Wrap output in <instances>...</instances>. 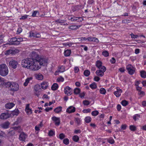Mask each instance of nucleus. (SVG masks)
Returning <instances> with one entry per match:
<instances>
[{
    "mask_svg": "<svg viewBox=\"0 0 146 146\" xmlns=\"http://www.w3.org/2000/svg\"><path fill=\"white\" fill-rule=\"evenodd\" d=\"M39 89L40 86L38 85H36L34 87V89L36 92L38 91Z\"/></svg>",
    "mask_w": 146,
    "mask_h": 146,
    "instance_id": "09e8293b",
    "label": "nucleus"
},
{
    "mask_svg": "<svg viewBox=\"0 0 146 146\" xmlns=\"http://www.w3.org/2000/svg\"><path fill=\"white\" fill-rule=\"evenodd\" d=\"M27 135L23 132H21L19 137V139L23 141H25V139L27 137Z\"/></svg>",
    "mask_w": 146,
    "mask_h": 146,
    "instance_id": "0eeeda50",
    "label": "nucleus"
},
{
    "mask_svg": "<svg viewBox=\"0 0 146 146\" xmlns=\"http://www.w3.org/2000/svg\"><path fill=\"white\" fill-rule=\"evenodd\" d=\"M91 110L89 108H87L84 109L82 111L84 113H88L90 112Z\"/></svg>",
    "mask_w": 146,
    "mask_h": 146,
    "instance_id": "49530a36",
    "label": "nucleus"
},
{
    "mask_svg": "<svg viewBox=\"0 0 146 146\" xmlns=\"http://www.w3.org/2000/svg\"><path fill=\"white\" fill-rule=\"evenodd\" d=\"M72 89L68 86H66L64 88V93L68 96H70L72 93Z\"/></svg>",
    "mask_w": 146,
    "mask_h": 146,
    "instance_id": "1a4fd4ad",
    "label": "nucleus"
},
{
    "mask_svg": "<svg viewBox=\"0 0 146 146\" xmlns=\"http://www.w3.org/2000/svg\"><path fill=\"white\" fill-rule=\"evenodd\" d=\"M12 114L13 115H17L19 114V111L18 110H16L13 111Z\"/></svg>",
    "mask_w": 146,
    "mask_h": 146,
    "instance_id": "8fccbe9b",
    "label": "nucleus"
},
{
    "mask_svg": "<svg viewBox=\"0 0 146 146\" xmlns=\"http://www.w3.org/2000/svg\"><path fill=\"white\" fill-rule=\"evenodd\" d=\"M12 54H16V53H18L19 52V50L17 49L15 50H12Z\"/></svg>",
    "mask_w": 146,
    "mask_h": 146,
    "instance_id": "680f3d73",
    "label": "nucleus"
},
{
    "mask_svg": "<svg viewBox=\"0 0 146 146\" xmlns=\"http://www.w3.org/2000/svg\"><path fill=\"white\" fill-rule=\"evenodd\" d=\"M121 104L123 106H125L128 104V102L127 101L124 100L122 101Z\"/></svg>",
    "mask_w": 146,
    "mask_h": 146,
    "instance_id": "c03bdc74",
    "label": "nucleus"
},
{
    "mask_svg": "<svg viewBox=\"0 0 146 146\" xmlns=\"http://www.w3.org/2000/svg\"><path fill=\"white\" fill-rule=\"evenodd\" d=\"M52 120L54 122L56 126H58L60 124V119L55 116H53L52 118Z\"/></svg>",
    "mask_w": 146,
    "mask_h": 146,
    "instance_id": "9d476101",
    "label": "nucleus"
},
{
    "mask_svg": "<svg viewBox=\"0 0 146 146\" xmlns=\"http://www.w3.org/2000/svg\"><path fill=\"white\" fill-rule=\"evenodd\" d=\"M9 72L8 68L5 64L0 65V75L3 76L7 75Z\"/></svg>",
    "mask_w": 146,
    "mask_h": 146,
    "instance_id": "7ed1b4c3",
    "label": "nucleus"
},
{
    "mask_svg": "<svg viewBox=\"0 0 146 146\" xmlns=\"http://www.w3.org/2000/svg\"><path fill=\"white\" fill-rule=\"evenodd\" d=\"M17 41L16 42V44H17V45L19 44H20V42L23 41V38H17Z\"/></svg>",
    "mask_w": 146,
    "mask_h": 146,
    "instance_id": "72a5a7b5",
    "label": "nucleus"
},
{
    "mask_svg": "<svg viewBox=\"0 0 146 146\" xmlns=\"http://www.w3.org/2000/svg\"><path fill=\"white\" fill-rule=\"evenodd\" d=\"M72 139L74 141L77 142L79 140V138L77 135H75L73 136Z\"/></svg>",
    "mask_w": 146,
    "mask_h": 146,
    "instance_id": "2f4dec72",
    "label": "nucleus"
},
{
    "mask_svg": "<svg viewBox=\"0 0 146 146\" xmlns=\"http://www.w3.org/2000/svg\"><path fill=\"white\" fill-rule=\"evenodd\" d=\"M10 115L7 113H2L0 116V118L2 119H6L9 117Z\"/></svg>",
    "mask_w": 146,
    "mask_h": 146,
    "instance_id": "ddd939ff",
    "label": "nucleus"
},
{
    "mask_svg": "<svg viewBox=\"0 0 146 146\" xmlns=\"http://www.w3.org/2000/svg\"><path fill=\"white\" fill-rule=\"evenodd\" d=\"M4 83V79L0 76V85H3Z\"/></svg>",
    "mask_w": 146,
    "mask_h": 146,
    "instance_id": "3c124183",
    "label": "nucleus"
},
{
    "mask_svg": "<svg viewBox=\"0 0 146 146\" xmlns=\"http://www.w3.org/2000/svg\"><path fill=\"white\" fill-rule=\"evenodd\" d=\"M94 0H88L87 2V3L89 5H91L94 3Z\"/></svg>",
    "mask_w": 146,
    "mask_h": 146,
    "instance_id": "774afa93",
    "label": "nucleus"
},
{
    "mask_svg": "<svg viewBox=\"0 0 146 146\" xmlns=\"http://www.w3.org/2000/svg\"><path fill=\"white\" fill-rule=\"evenodd\" d=\"M107 141L111 144H113L115 142L114 140L112 137H110L109 139H108Z\"/></svg>",
    "mask_w": 146,
    "mask_h": 146,
    "instance_id": "58836bf2",
    "label": "nucleus"
},
{
    "mask_svg": "<svg viewBox=\"0 0 146 146\" xmlns=\"http://www.w3.org/2000/svg\"><path fill=\"white\" fill-rule=\"evenodd\" d=\"M62 107L61 106H59L54 110V111L56 113H58L62 111Z\"/></svg>",
    "mask_w": 146,
    "mask_h": 146,
    "instance_id": "cd10ccee",
    "label": "nucleus"
},
{
    "mask_svg": "<svg viewBox=\"0 0 146 146\" xmlns=\"http://www.w3.org/2000/svg\"><path fill=\"white\" fill-rule=\"evenodd\" d=\"M116 89L117 91L114 92V94L117 97H118L121 95V94L122 92V90L118 87H117Z\"/></svg>",
    "mask_w": 146,
    "mask_h": 146,
    "instance_id": "f8f14e48",
    "label": "nucleus"
},
{
    "mask_svg": "<svg viewBox=\"0 0 146 146\" xmlns=\"http://www.w3.org/2000/svg\"><path fill=\"white\" fill-rule=\"evenodd\" d=\"M140 75L141 77L143 78H146V72L144 70H142L140 71Z\"/></svg>",
    "mask_w": 146,
    "mask_h": 146,
    "instance_id": "bb28decb",
    "label": "nucleus"
},
{
    "mask_svg": "<svg viewBox=\"0 0 146 146\" xmlns=\"http://www.w3.org/2000/svg\"><path fill=\"white\" fill-rule=\"evenodd\" d=\"M90 71L88 70H86L84 72V74L86 76H88L90 74Z\"/></svg>",
    "mask_w": 146,
    "mask_h": 146,
    "instance_id": "a19ab883",
    "label": "nucleus"
},
{
    "mask_svg": "<svg viewBox=\"0 0 146 146\" xmlns=\"http://www.w3.org/2000/svg\"><path fill=\"white\" fill-rule=\"evenodd\" d=\"M75 121L77 124L78 125H79L81 124V120L79 117H76L75 118Z\"/></svg>",
    "mask_w": 146,
    "mask_h": 146,
    "instance_id": "4c0bfd02",
    "label": "nucleus"
},
{
    "mask_svg": "<svg viewBox=\"0 0 146 146\" xmlns=\"http://www.w3.org/2000/svg\"><path fill=\"white\" fill-rule=\"evenodd\" d=\"M36 33H35L33 32H30V33L29 36L30 37H36Z\"/></svg>",
    "mask_w": 146,
    "mask_h": 146,
    "instance_id": "69168bd1",
    "label": "nucleus"
},
{
    "mask_svg": "<svg viewBox=\"0 0 146 146\" xmlns=\"http://www.w3.org/2000/svg\"><path fill=\"white\" fill-rule=\"evenodd\" d=\"M48 135L50 136H52L55 135V132L53 130H50L48 133Z\"/></svg>",
    "mask_w": 146,
    "mask_h": 146,
    "instance_id": "37998d69",
    "label": "nucleus"
},
{
    "mask_svg": "<svg viewBox=\"0 0 146 146\" xmlns=\"http://www.w3.org/2000/svg\"><path fill=\"white\" fill-rule=\"evenodd\" d=\"M12 82H5L4 84L3 85V86H5L6 87H9L10 88L11 86Z\"/></svg>",
    "mask_w": 146,
    "mask_h": 146,
    "instance_id": "c85d7f7f",
    "label": "nucleus"
},
{
    "mask_svg": "<svg viewBox=\"0 0 146 146\" xmlns=\"http://www.w3.org/2000/svg\"><path fill=\"white\" fill-rule=\"evenodd\" d=\"M56 22L59 23H62L64 22V20L58 19L56 20Z\"/></svg>",
    "mask_w": 146,
    "mask_h": 146,
    "instance_id": "13d9d810",
    "label": "nucleus"
},
{
    "mask_svg": "<svg viewBox=\"0 0 146 146\" xmlns=\"http://www.w3.org/2000/svg\"><path fill=\"white\" fill-rule=\"evenodd\" d=\"M22 31V29L21 27H19L18 28L17 31V34H19Z\"/></svg>",
    "mask_w": 146,
    "mask_h": 146,
    "instance_id": "bf43d9fd",
    "label": "nucleus"
},
{
    "mask_svg": "<svg viewBox=\"0 0 146 146\" xmlns=\"http://www.w3.org/2000/svg\"><path fill=\"white\" fill-rule=\"evenodd\" d=\"M106 68L105 66H102L101 69L97 70L96 73L99 76L102 77L104 75V73L106 70Z\"/></svg>",
    "mask_w": 146,
    "mask_h": 146,
    "instance_id": "39448f33",
    "label": "nucleus"
},
{
    "mask_svg": "<svg viewBox=\"0 0 146 146\" xmlns=\"http://www.w3.org/2000/svg\"><path fill=\"white\" fill-rule=\"evenodd\" d=\"M74 71L75 73H78L79 70V69L78 67L76 66L74 68Z\"/></svg>",
    "mask_w": 146,
    "mask_h": 146,
    "instance_id": "e2e57ef3",
    "label": "nucleus"
},
{
    "mask_svg": "<svg viewBox=\"0 0 146 146\" xmlns=\"http://www.w3.org/2000/svg\"><path fill=\"white\" fill-rule=\"evenodd\" d=\"M41 88L43 89H46L47 88L48 86V83L46 82H44L41 84Z\"/></svg>",
    "mask_w": 146,
    "mask_h": 146,
    "instance_id": "aec40b11",
    "label": "nucleus"
},
{
    "mask_svg": "<svg viewBox=\"0 0 146 146\" xmlns=\"http://www.w3.org/2000/svg\"><path fill=\"white\" fill-rule=\"evenodd\" d=\"M17 41V38L16 37H13V38H9L8 40V41L9 42L11 43V45H17V44H16Z\"/></svg>",
    "mask_w": 146,
    "mask_h": 146,
    "instance_id": "4468645a",
    "label": "nucleus"
},
{
    "mask_svg": "<svg viewBox=\"0 0 146 146\" xmlns=\"http://www.w3.org/2000/svg\"><path fill=\"white\" fill-rule=\"evenodd\" d=\"M37 13H39L38 11H33L32 15V16L33 17H35L36 16V15Z\"/></svg>",
    "mask_w": 146,
    "mask_h": 146,
    "instance_id": "6e6d98bb",
    "label": "nucleus"
},
{
    "mask_svg": "<svg viewBox=\"0 0 146 146\" xmlns=\"http://www.w3.org/2000/svg\"><path fill=\"white\" fill-rule=\"evenodd\" d=\"M76 110V108L74 107L71 106L68 108L66 110V112L69 113L74 112Z\"/></svg>",
    "mask_w": 146,
    "mask_h": 146,
    "instance_id": "9b49d317",
    "label": "nucleus"
},
{
    "mask_svg": "<svg viewBox=\"0 0 146 146\" xmlns=\"http://www.w3.org/2000/svg\"><path fill=\"white\" fill-rule=\"evenodd\" d=\"M18 64V62L16 60L13 59H11L9 62V66L14 69L17 68Z\"/></svg>",
    "mask_w": 146,
    "mask_h": 146,
    "instance_id": "6e6552de",
    "label": "nucleus"
},
{
    "mask_svg": "<svg viewBox=\"0 0 146 146\" xmlns=\"http://www.w3.org/2000/svg\"><path fill=\"white\" fill-rule=\"evenodd\" d=\"M32 79L33 78L31 77L27 78L25 80V82L24 83V85L27 86L29 83L30 81L32 80Z\"/></svg>",
    "mask_w": 146,
    "mask_h": 146,
    "instance_id": "393cba45",
    "label": "nucleus"
},
{
    "mask_svg": "<svg viewBox=\"0 0 146 146\" xmlns=\"http://www.w3.org/2000/svg\"><path fill=\"white\" fill-rule=\"evenodd\" d=\"M9 122L7 121L1 124V127L3 129H7L9 127Z\"/></svg>",
    "mask_w": 146,
    "mask_h": 146,
    "instance_id": "a211bd4d",
    "label": "nucleus"
},
{
    "mask_svg": "<svg viewBox=\"0 0 146 146\" xmlns=\"http://www.w3.org/2000/svg\"><path fill=\"white\" fill-rule=\"evenodd\" d=\"M90 87L92 89H95L97 88V86L96 83L94 82L90 85Z\"/></svg>",
    "mask_w": 146,
    "mask_h": 146,
    "instance_id": "7c9ffc66",
    "label": "nucleus"
},
{
    "mask_svg": "<svg viewBox=\"0 0 146 146\" xmlns=\"http://www.w3.org/2000/svg\"><path fill=\"white\" fill-rule=\"evenodd\" d=\"M92 119L90 117L87 116L85 118V121L86 123H89L91 121Z\"/></svg>",
    "mask_w": 146,
    "mask_h": 146,
    "instance_id": "473e14b6",
    "label": "nucleus"
},
{
    "mask_svg": "<svg viewBox=\"0 0 146 146\" xmlns=\"http://www.w3.org/2000/svg\"><path fill=\"white\" fill-rule=\"evenodd\" d=\"M68 18V20H70L72 21H78V17H72L71 16H69Z\"/></svg>",
    "mask_w": 146,
    "mask_h": 146,
    "instance_id": "b1692460",
    "label": "nucleus"
},
{
    "mask_svg": "<svg viewBox=\"0 0 146 146\" xmlns=\"http://www.w3.org/2000/svg\"><path fill=\"white\" fill-rule=\"evenodd\" d=\"M126 68L129 74L132 75L134 73L135 71V68L131 64L128 65L126 66Z\"/></svg>",
    "mask_w": 146,
    "mask_h": 146,
    "instance_id": "20e7f679",
    "label": "nucleus"
},
{
    "mask_svg": "<svg viewBox=\"0 0 146 146\" xmlns=\"http://www.w3.org/2000/svg\"><path fill=\"white\" fill-rule=\"evenodd\" d=\"M15 104L12 102L7 103L5 105V108L9 109H11L15 106Z\"/></svg>",
    "mask_w": 146,
    "mask_h": 146,
    "instance_id": "f3484780",
    "label": "nucleus"
},
{
    "mask_svg": "<svg viewBox=\"0 0 146 146\" xmlns=\"http://www.w3.org/2000/svg\"><path fill=\"white\" fill-rule=\"evenodd\" d=\"M65 137V135L63 133H61L59 135V138L61 140L64 139Z\"/></svg>",
    "mask_w": 146,
    "mask_h": 146,
    "instance_id": "de8ad7c7",
    "label": "nucleus"
},
{
    "mask_svg": "<svg viewBox=\"0 0 146 146\" xmlns=\"http://www.w3.org/2000/svg\"><path fill=\"white\" fill-rule=\"evenodd\" d=\"M29 104H28L26 105L25 111L28 114H31L32 113V110L29 108Z\"/></svg>",
    "mask_w": 146,
    "mask_h": 146,
    "instance_id": "dca6fc26",
    "label": "nucleus"
},
{
    "mask_svg": "<svg viewBox=\"0 0 146 146\" xmlns=\"http://www.w3.org/2000/svg\"><path fill=\"white\" fill-rule=\"evenodd\" d=\"M100 92L101 94H105L106 92V91L104 88H102L100 89Z\"/></svg>",
    "mask_w": 146,
    "mask_h": 146,
    "instance_id": "f704fd0d",
    "label": "nucleus"
},
{
    "mask_svg": "<svg viewBox=\"0 0 146 146\" xmlns=\"http://www.w3.org/2000/svg\"><path fill=\"white\" fill-rule=\"evenodd\" d=\"M102 62L100 60H98L96 62V66L99 69H101L102 66H104L102 65Z\"/></svg>",
    "mask_w": 146,
    "mask_h": 146,
    "instance_id": "6ab92c4d",
    "label": "nucleus"
},
{
    "mask_svg": "<svg viewBox=\"0 0 146 146\" xmlns=\"http://www.w3.org/2000/svg\"><path fill=\"white\" fill-rule=\"evenodd\" d=\"M129 129L131 131H135L136 130V128L135 126L133 125L130 126Z\"/></svg>",
    "mask_w": 146,
    "mask_h": 146,
    "instance_id": "a18cd8bd",
    "label": "nucleus"
},
{
    "mask_svg": "<svg viewBox=\"0 0 146 146\" xmlns=\"http://www.w3.org/2000/svg\"><path fill=\"white\" fill-rule=\"evenodd\" d=\"M99 114V112L97 110L94 111L92 112L91 113L92 115L93 116H96L97 115Z\"/></svg>",
    "mask_w": 146,
    "mask_h": 146,
    "instance_id": "79ce46f5",
    "label": "nucleus"
},
{
    "mask_svg": "<svg viewBox=\"0 0 146 146\" xmlns=\"http://www.w3.org/2000/svg\"><path fill=\"white\" fill-rule=\"evenodd\" d=\"M58 70L60 72H63L65 71L64 67L62 66L58 67Z\"/></svg>",
    "mask_w": 146,
    "mask_h": 146,
    "instance_id": "ea45409f",
    "label": "nucleus"
},
{
    "mask_svg": "<svg viewBox=\"0 0 146 146\" xmlns=\"http://www.w3.org/2000/svg\"><path fill=\"white\" fill-rule=\"evenodd\" d=\"M110 61L111 64H114L116 60L114 58L112 57L110 60Z\"/></svg>",
    "mask_w": 146,
    "mask_h": 146,
    "instance_id": "4d7b16f0",
    "label": "nucleus"
},
{
    "mask_svg": "<svg viewBox=\"0 0 146 146\" xmlns=\"http://www.w3.org/2000/svg\"><path fill=\"white\" fill-rule=\"evenodd\" d=\"M130 36L132 38H137L138 36L137 35H135L133 33H131L130 34Z\"/></svg>",
    "mask_w": 146,
    "mask_h": 146,
    "instance_id": "0e129e2a",
    "label": "nucleus"
},
{
    "mask_svg": "<svg viewBox=\"0 0 146 146\" xmlns=\"http://www.w3.org/2000/svg\"><path fill=\"white\" fill-rule=\"evenodd\" d=\"M83 103L84 105L88 106L90 104V103L88 101L85 100L83 101Z\"/></svg>",
    "mask_w": 146,
    "mask_h": 146,
    "instance_id": "603ef678",
    "label": "nucleus"
},
{
    "mask_svg": "<svg viewBox=\"0 0 146 146\" xmlns=\"http://www.w3.org/2000/svg\"><path fill=\"white\" fill-rule=\"evenodd\" d=\"M12 50H7L5 53V54L6 55H9L10 54H12Z\"/></svg>",
    "mask_w": 146,
    "mask_h": 146,
    "instance_id": "052dcab7",
    "label": "nucleus"
},
{
    "mask_svg": "<svg viewBox=\"0 0 146 146\" xmlns=\"http://www.w3.org/2000/svg\"><path fill=\"white\" fill-rule=\"evenodd\" d=\"M57 80L58 82H63L64 81V78L62 76H60L58 78Z\"/></svg>",
    "mask_w": 146,
    "mask_h": 146,
    "instance_id": "5fc2aeb1",
    "label": "nucleus"
},
{
    "mask_svg": "<svg viewBox=\"0 0 146 146\" xmlns=\"http://www.w3.org/2000/svg\"><path fill=\"white\" fill-rule=\"evenodd\" d=\"M80 90L79 88H76L74 90V93L75 94L77 95L80 93Z\"/></svg>",
    "mask_w": 146,
    "mask_h": 146,
    "instance_id": "c756f323",
    "label": "nucleus"
},
{
    "mask_svg": "<svg viewBox=\"0 0 146 146\" xmlns=\"http://www.w3.org/2000/svg\"><path fill=\"white\" fill-rule=\"evenodd\" d=\"M28 15H25L23 16H22L20 18V19L21 20L25 19L27 18V17H28Z\"/></svg>",
    "mask_w": 146,
    "mask_h": 146,
    "instance_id": "864d4df0",
    "label": "nucleus"
},
{
    "mask_svg": "<svg viewBox=\"0 0 146 146\" xmlns=\"http://www.w3.org/2000/svg\"><path fill=\"white\" fill-rule=\"evenodd\" d=\"M81 25L77 26H71L68 27V29H71V30H75L78 29L81 27Z\"/></svg>",
    "mask_w": 146,
    "mask_h": 146,
    "instance_id": "412c9836",
    "label": "nucleus"
},
{
    "mask_svg": "<svg viewBox=\"0 0 146 146\" xmlns=\"http://www.w3.org/2000/svg\"><path fill=\"white\" fill-rule=\"evenodd\" d=\"M102 54L105 57H107L109 56V53L106 50H104L102 52Z\"/></svg>",
    "mask_w": 146,
    "mask_h": 146,
    "instance_id": "e433bc0d",
    "label": "nucleus"
},
{
    "mask_svg": "<svg viewBox=\"0 0 146 146\" xmlns=\"http://www.w3.org/2000/svg\"><path fill=\"white\" fill-rule=\"evenodd\" d=\"M19 89L18 84L15 82H12L11 86L9 89L11 91L13 92L17 91Z\"/></svg>",
    "mask_w": 146,
    "mask_h": 146,
    "instance_id": "423d86ee",
    "label": "nucleus"
},
{
    "mask_svg": "<svg viewBox=\"0 0 146 146\" xmlns=\"http://www.w3.org/2000/svg\"><path fill=\"white\" fill-rule=\"evenodd\" d=\"M35 77L38 80H42L43 79V76L40 74H36Z\"/></svg>",
    "mask_w": 146,
    "mask_h": 146,
    "instance_id": "a878e982",
    "label": "nucleus"
},
{
    "mask_svg": "<svg viewBox=\"0 0 146 146\" xmlns=\"http://www.w3.org/2000/svg\"><path fill=\"white\" fill-rule=\"evenodd\" d=\"M78 94H79V96L81 98H84L85 96V94L84 92L80 93Z\"/></svg>",
    "mask_w": 146,
    "mask_h": 146,
    "instance_id": "338daca9",
    "label": "nucleus"
},
{
    "mask_svg": "<svg viewBox=\"0 0 146 146\" xmlns=\"http://www.w3.org/2000/svg\"><path fill=\"white\" fill-rule=\"evenodd\" d=\"M33 59L31 58H27L23 60L21 62L22 66L29 69L32 62H33Z\"/></svg>",
    "mask_w": 146,
    "mask_h": 146,
    "instance_id": "f03ea898",
    "label": "nucleus"
},
{
    "mask_svg": "<svg viewBox=\"0 0 146 146\" xmlns=\"http://www.w3.org/2000/svg\"><path fill=\"white\" fill-rule=\"evenodd\" d=\"M48 60L45 58H37L33 59V62L29 68L32 70H37L40 68V66H44L47 64Z\"/></svg>",
    "mask_w": 146,
    "mask_h": 146,
    "instance_id": "f257e3e1",
    "label": "nucleus"
},
{
    "mask_svg": "<svg viewBox=\"0 0 146 146\" xmlns=\"http://www.w3.org/2000/svg\"><path fill=\"white\" fill-rule=\"evenodd\" d=\"M58 86L57 84L54 83L52 86L51 89L54 91L58 89Z\"/></svg>",
    "mask_w": 146,
    "mask_h": 146,
    "instance_id": "5701e85b",
    "label": "nucleus"
},
{
    "mask_svg": "<svg viewBox=\"0 0 146 146\" xmlns=\"http://www.w3.org/2000/svg\"><path fill=\"white\" fill-rule=\"evenodd\" d=\"M63 142L65 145H67L69 143V141L68 138H65L63 139Z\"/></svg>",
    "mask_w": 146,
    "mask_h": 146,
    "instance_id": "c9c22d12",
    "label": "nucleus"
},
{
    "mask_svg": "<svg viewBox=\"0 0 146 146\" xmlns=\"http://www.w3.org/2000/svg\"><path fill=\"white\" fill-rule=\"evenodd\" d=\"M87 40L89 41H93L96 43H98L99 41L98 38L95 37H89L87 38Z\"/></svg>",
    "mask_w": 146,
    "mask_h": 146,
    "instance_id": "2eb2a0df",
    "label": "nucleus"
},
{
    "mask_svg": "<svg viewBox=\"0 0 146 146\" xmlns=\"http://www.w3.org/2000/svg\"><path fill=\"white\" fill-rule=\"evenodd\" d=\"M71 53V51L70 50H65L64 52L65 56L68 57L70 56Z\"/></svg>",
    "mask_w": 146,
    "mask_h": 146,
    "instance_id": "4be33fe9",
    "label": "nucleus"
}]
</instances>
